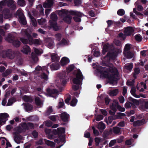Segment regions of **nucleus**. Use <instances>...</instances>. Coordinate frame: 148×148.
Segmentation results:
<instances>
[{"label":"nucleus","instance_id":"nucleus-13","mask_svg":"<svg viewBox=\"0 0 148 148\" xmlns=\"http://www.w3.org/2000/svg\"><path fill=\"white\" fill-rule=\"evenodd\" d=\"M16 13L18 15L19 18V22L23 25H26L27 23L26 21L24 15L22 12L21 10H18L16 12Z\"/></svg>","mask_w":148,"mask_h":148},{"label":"nucleus","instance_id":"nucleus-49","mask_svg":"<svg viewBox=\"0 0 148 148\" xmlns=\"http://www.w3.org/2000/svg\"><path fill=\"white\" fill-rule=\"evenodd\" d=\"M38 22L40 25H42L45 24L46 22L45 19L41 18V19L38 20Z\"/></svg>","mask_w":148,"mask_h":148},{"label":"nucleus","instance_id":"nucleus-60","mask_svg":"<svg viewBox=\"0 0 148 148\" xmlns=\"http://www.w3.org/2000/svg\"><path fill=\"white\" fill-rule=\"evenodd\" d=\"M116 143V140L115 139L112 140L109 144V147H111L114 144Z\"/></svg>","mask_w":148,"mask_h":148},{"label":"nucleus","instance_id":"nucleus-36","mask_svg":"<svg viewBox=\"0 0 148 148\" xmlns=\"http://www.w3.org/2000/svg\"><path fill=\"white\" fill-rule=\"evenodd\" d=\"M24 101L26 102L32 103L33 101L32 98L29 96L25 95L23 97Z\"/></svg>","mask_w":148,"mask_h":148},{"label":"nucleus","instance_id":"nucleus-62","mask_svg":"<svg viewBox=\"0 0 148 148\" xmlns=\"http://www.w3.org/2000/svg\"><path fill=\"white\" fill-rule=\"evenodd\" d=\"M92 129L93 130L94 134L96 136H98L99 134V131L97 130H96L94 126L92 127Z\"/></svg>","mask_w":148,"mask_h":148},{"label":"nucleus","instance_id":"nucleus-53","mask_svg":"<svg viewBox=\"0 0 148 148\" xmlns=\"http://www.w3.org/2000/svg\"><path fill=\"white\" fill-rule=\"evenodd\" d=\"M130 45L129 44H127L125 45L124 48V51L123 52H127L130 51L131 47L130 46Z\"/></svg>","mask_w":148,"mask_h":148},{"label":"nucleus","instance_id":"nucleus-59","mask_svg":"<svg viewBox=\"0 0 148 148\" xmlns=\"http://www.w3.org/2000/svg\"><path fill=\"white\" fill-rule=\"evenodd\" d=\"M60 82H62V83H66L69 80V79H67L66 77H64L63 78L60 79Z\"/></svg>","mask_w":148,"mask_h":148},{"label":"nucleus","instance_id":"nucleus-25","mask_svg":"<svg viewBox=\"0 0 148 148\" xmlns=\"http://www.w3.org/2000/svg\"><path fill=\"white\" fill-rule=\"evenodd\" d=\"M53 3V0H48L47 2L44 3L43 7L45 8H50Z\"/></svg>","mask_w":148,"mask_h":148},{"label":"nucleus","instance_id":"nucleus-51","mask_svg":"<svg viewBox=\"0 0 148 148\" xmlns=\"http://www.w3.org/2000/svg\"><path fill=\"white\" fill-rule=\"evenodd\" d=\"M45 143L48 145L50 146L51 147H54L55 145V144L54 142L49 140L46 141Z\"/></svg>","mask_w":148,"mask_h":148},{"label":"nucleus","instance_id":"nucleus-35","mask_svg":"<svg viewBox=\"0 0 148 148\" xmlns=\"http://www.w3.org/2000/svg\"><path fill=\"white\" fill-rule=\"evenodd\" d=\"M133 64L132 63H130L126 64L125 65V68L128 70L129 71H131L133 68Z\"/></svg>","mask_w":148,"mask_h":148},{"label":"nucleus","instance_id":"nucleus-7","mask_svg":"<svg viewBox=\"0 0 148 148\" xmlns=\"http://www.w3.org/2000/svg\"><path fill=\"white\" fill-rule=\"evenodd\" d=\"M14 36L11 34H9L7 36L5 37V38L6 40L9 42L12 43L14 47H19L20 45L21 42L17 40H14Z\"/></svg>","mask_w":148,"mask_h":148},{"label":"nucleus","instance_id":"nucleus-54","mask_svg":"<svg viewBox=\"0 0 148 148\" xmlns=\"http://www.w3.org/2000/svg\"><path fill=\"white\" fill-rule=\"evenodd\" d=\"M66 84H57V86L59 90L60 91L62 90L64 88V86H65Z\"/></svg>","mask_w":148,"mask_h":148},{"label":"nucleus","instance_id":"nucleus-33","mask_svg":"<svg viewBox=\"0 0 148 148\" xmlns=\"http://www.w3.org/2000/svg\"><path fill=\"white\" fill-rule=\"evenodd\" d=\"M3 15L5 18H9L11 16V14L9 13V10L8 9L3 11Z\"/></svg>","mask_w":148,"mask_h":148},{"label":"nucleus","instance_id":"nucleus-48","mask_svg":"<svg viewBox=\"0 0 148 148\" xmlns=\"http://www.w3.org/2000/svg\"><path fill=\"white\" fill-rule=\"evenodd\" d=\"M37 9L40 12L41 14H44V9L41 5H38L36 7Z\"/></svg>","mask_w":148,"mask_h":148},{"label":"nucleus","instance_id":"nucleus-18","mask_svg":"<svg viewBox=\"0 0 148 148\" xmlns=\"http://www.w3.org/2000/svg\"><path fill=\"white\" fill-rule=\"evenodd\" d=\"M128 85H130L132 86V87L131 88L130 92L131 94L134 97L136 98H139L140 97V96L137 95L136 94V88L135 87H133V86L134 85V84H127Z\"/></svg>","mask_w":148,"mask_h":148},{"label":"nucleus","instance_id":"nucleus-42","mask_svg":"<svg viewBox=\"0 0 148 148\" xmlns=\"http://www.w3.org/2000/svg\"><path fill=\"white\" fill-rule=\"evenodd\" d=\"M135 38L136 40L138 42H140L143 39L142 36L139 34L135 36Z\"/></svg>","mask_w":148,"mask_h":148},{"label":"nucleus","instance_id":"nucleus-9","mask_svg":"<svg viewBox=\"0 0 148 148\" xmlns=\"http://www.w3.org/2000/svg\"><path fill=\"white\" fill-rule=\"evenodd\" d=\"M69 13L70 15L75 16L73 18L76 22H79L81 21L80 18L82 16V14L80 12L76 11L71 10L69 12Z\"/></svg>","mask_w":148,"mask_h":148},{"label":"nucleus","instance_id":"nucleus-11","mask_svg":"<svg viewBox=\"0 0 148 148\" xmlns=\"http://www.w3.org/2000/svg\"><path fill=\"white\" fill-rule=\"evenodd\" d=\"M143 98L140 99V104L139 106V108L141 110L148 109V101H146Z\"/></svg>","mask_w":148,"mask_h":148},{"label":"nucleus","instance_id":"nucleus-14","mask_svg":"<svg viewBox=\"0 0 148 148\" xmlns=\"http://www.w3.org/2000/svg\"><path fill=\"white\" fill-rule=\"evenodd\" d=\"M65 128L64 127H59L57 129L53 130L52 132L55 135H57L58 136L62 135L65 132Z\"/></svg>","mask_w":148,"mask_h":148},{"label":"nucleus","instance_id":"nucleus-10","mask_svg":"<svg viewBox=\"0 0 148 148\" xmlns=\"http://www.w3.org/2000/svg\"><path fill=\"white\" fill-rule=\"evenodd\" d=\"M77 72L76 78L73 79V82L74 83H81L83 78V76L80 70L78 69Z\"/></svg>","mask_w":148,"mask_h":148},{"label":"nucleus","instance_id":"nucleus-56","mask_svg":"<svg viewBox=\"0 0 148 148\" xmlns=\"http://www.w3.org/2000/svg\"><path fill=\"white\" fill-rule=\"evenodd\" d=\"M40 76L41 78L44 80H47L48 79V76L45 73H42Z\"/></svg>","mask_w":148,"mask_h":148},{"label":"nucleus","instance_id":"nucleus-6","mask_svg":"<svg viewBox=\"0 0 148 148\" xmlns=\"http://www.w3.org/2000/svg\"><path fill=\"white\" fill-rule=\"evenodd\" d=\"M51 18L53 22L51 21H49L50 22V27H49V29L53 28L55 31H57L59 29V27L58 26L56 23L55 22L57 19V16L54 13H52L51 15Z\"/></svg>","mask_w":148,"mask_h":148},{"label":"nucleus","instance_id":"nucleus-8","mask_svg":"<svg viewBox=\"0 0 148 148\" xmlns=\"http://www.w3.org/2000/svg\"><path fill=\"white\" fill-rule=\"evenodd\" d=\"M0 55L3 58L8 57L11 59H13L15 57V52L11 49H8L6 51H3L0 54Z\"/></svg>","mask_w":148,"mask_h":148},{"label":"nucleus","instance_id":"nucleus-16","mask_svg":"<svg viewBox=\"0 0 148 148\" xmlns=\"http://www.w3.org/2000/svg\"><path fill=\"white\" fill-rule=\"evenodd\" d=\"M47 91L49 96L52 97H54V95H57L58 93V91L56 89H47Z\"/></svg>","mask_w":148,"mask_h":148},{"label":"nucleus","instance_id":"nucleus-26","mask_svg":"<svg viewBox=\"0 0 148 148\" xmlns=\"http://www.w3.org/2000/svg\"><path fill=\"white\" fill-rule=\"evenodd\" d=\"M134 70V72L132 73L133 76L134 78L136 79L138 75L140 73V69L139 67H135Z\"/></svg>","mask_w":148,"mask_h":148},{"label":"nucleus","instance_id":"nucleus-55","mask_svg":"<svg viewBox=\"0 0 148 148\" xmlns=\"http://www.w3.org/2000/svg\"><path fill=\"white\" fill-rule=\"evenodd\" d=\"M18 3L21 6H24L26 4L24 0H18Z\"/></svg>","mask_w":148,"mask_h":148},{"label":"nucleus","instance_id":"nucleus-64","mask_svg":"<svg viewBox=\"0 0 148 148\" xmlns=\"http://www.w3.org/2000/svg\"><path fill=\"white\" fill-rule=\"evenodd\" d=\"M32 134L34 138H37L38 137V133L35 130H34L32 132Z\"/></svg>","mask_w":148,"mask_h":148},{"label":"nucleus","instance_id":"nucleus-22","mask_svg":"<svg viewBox=\"0 0 148 148\" xmlns=\"http://www.w3.org/2000/svg\"><path fill=\"white\" fill-rule=\"evenodd\" d=\"M145 122V120L144 119L136 121L133 122V125L134 127L140 126L143 125Z\"/></svg>","mask_w":148,"mask_h":148},{"label":"nucleus","instance_id":"nucleus-57","mask_svg":"<svg viewBox=\"0 0 148 148\" xmlns=\"http://www.w3.org/2000/svg\"><path fill=\"white\" fill-rule=\"evenodd\" d=\"M6 0H3L0 2V11L2 10L3 6L6 5L5 3V1H6Z\"/></svg>","mask_w":148,"mask_h":148},{"label":"nucleus","instance_id":"nucleus-31","mask_svg":"<svg viewBox=\"0 0 148 148\" xmlns=\"http://www.w3.org/2000/svg\"><path fill=\"white\" fill-rule=\"evenodd\" d=\"M25 108L27 111L29 112L33 110V107L31 104L27 103L25 105Z\"/></svg>","mask_w":148,"mask_h":148},{"label":"nucleus","instance_id":"nucleus-2","mask_svg":"<svg viewBox=\"0 0 148 148\" xmlns=\"http://www.w3.org/2000/svg\"><path fill=\"white\" fill-rule=\"evenodd\" d=\"M31 32L29 29H23L21 30V34L23 36H26L28 39H26L23 38H21L20 40L24 44H29L30 45L33 44L35 45H40L42 43V41L40 39H35L34 40L30 35Z\"/></svg>","mask_w":148,"mask_h":148},{"label":"nucleus","instance_id":"nucleus-3","mask_svg":"<svg viewBox=\"0 0 148 148\" xmlns=\"http://www.w3.org/2000/svg\"><path fill=\"white\" fill-rule=\"evenodd\" d=\"M21 126H18L16 127V131L18 133L25 132L26 130L30 129H34V124L31 122L27 123L24 122L20 124Z\"/></svg>","mask_w":148,"mask_h":148},{"label":"nucleus","instance_id":"nucleus-1","mask_svg":"<svg viewBox=\"0 0 148 148\" xmlns=\"http://www.w3.org/2000/svg\"><path fill=\"white\" fill-rule=\"evenodd\" d=\"M97 70L99 73L100 78L108 79L110 83L116 82L118 80V71L115 67H111L108 71L106 68L99 66Z\"/></svg>","mask_w":148,"mask_h":148},{"label":"nucleus","instance_id":"nucleus-40","mask_svg":"<svg viewBox=\"0 0 148 148\" xmlns=\"http://www.w3.org/2000/svg\"><path fill=\"white\" fill-rule=\"evenodd\" d=\"M77 102V100L76 99V98L74 97L71 100L70 105L72 106H76Z\"/></svg>","mask_w":148,"mask_h":148},{"label":"nucleus","instance_id":"nucleus-19","mask_svg":"<svg viewBox=\"0 0 148 148\" xmlns=\"http://www.w3.org/2000/svg\"><path fill=\"white\" fill-rule=\"evenodd\" d=\"M116 57V56H114L113 54L110 53L109 52L107 55L104 58L103 60L104 62H108L110 59H114Z\"/></svg>","mask_w":148,"mask_h":148},{"label":"nucleus","instance_id":"nucleus-38","mask_svg":"<svg viewBox=\"0 0 148 148\" xmlns=\"http://www.w3.org/2000/svg\"><path fill=\"white\" fill-rule=\"evenodd\" d=\"M5 3L8 6H12L13 7H15V5L13 3L14 1L12 0H7L6 1H5Z\"/></svg>","mask_w":148,"mask_h":148},{"label":"nucleus","instance_id":"nucleus-45","mask_svg":"<svg viewBox=\"0 0 148 148\" xmlns=\"http://www.w3.org/2000/svg\"><path fill=\"white\" fill-rule=\"evenodd\" d=\"M118 92L117 89H115L111 91L109 93V95L111 96H114L117 95Z\"/></svg>","mask_w":148,"mask_h":148},{"label":"nucleus","instance_id":"nucleus-58","mask_svg":"<svg viewBox=\"0 0 148 148\" xmlns=\"http://www.w3.org/2000/svg\"><path fill=\"white\" fill-rule=\"evenodd\" d=\"M45 125L47 127H51L52 125V123L49 120L45 121Z\"/></svg>","mask_w":148,"mask_h":148},{"label":"nucleus","instance_id":"nucleus-63","mask_svg":"<svg viewBox=\"0 0 148 148\" xmlns=\"http://www.w3.org/2000/svg\"><path fill=\"white\" fill-rule=\"evenodd\" d=\"M74 68V66L73 65H71L69 66L66 69L67 72H70L73 70Z\"/></svg>","mask_w":148,"mask_h":148},{"label":"nucleus","instance_id":"nucleus-28","mask_svg":"<svg viewBox=\"0 0 148 148\" xmlns=\"http://www.w3.org/2000/svg\"><path fill=\"white\" fill-rule=\"evenodd\" d=\"M60 68V65L57 63L52 64L50 66V68L52 71L58 70Z\"/></svg>","mask_w":148,"mask_h":148},{"label":"nucleus","instance_id":"nucleus-43","mask_svg":"<svg viewBox=\"0 0 148 148\" xmlns=\"http://www.w3.org/2000/svg\"><path fill=\"white\" fill-rule=\"evenodd\" d=\"M31 58L34 62H36L38 60L36 54L33 52H32L31 53Z\"/></svg>","mask_w":148,"mask_h":148},{"label":"nucleus","instance_id":"nucleus-5","mask_svg":"<svg viewBox=\"0 0 148 148\" xmlns=\"http://www.w3.org/2000/svg\"><path fill=\"white\" fill-rule=\"evenodd\" d=\"M110 108L111 110H109V113L111 116L115 115L114 114L117 109L120 111V106L119 105L118 101L116 100H114L111 104Z\"/></svg>","mask_w":148,"mask_h":148},{"label":"nucleus","instance_id":"nucleus-29","mask_svg":"<svg viewBox=\"0 0 148 148\" xmlns=\"http://www.w3.org/2000/svg\"><path fill=\"white\" fill-rule=\"evenodd\" d=\"M52 62H57L59 60L57 54L56 53H51L50 54Z\"/></svg>","mask_w":148,"mask_h":148},{"label":"nucleus","instance_id":"nucleus-12","mask_svg":"<svg viewBox=\"0 0 148 148\" xmlns=\"http://www.w3.org/2000/svg\"><path fill=\"white\" fill-rule=\"evenodd\" d=\"M60 117V120L64 122L68 123L69 120L70 118L69 115L66 112H64L59 115Z\"/></svg>","mask_w":148,"mask_h":148},{"label":"nucleus","instance_id":"nucleus-30","mask_svg":"<svg viewBox=\"0 0 148 148\" xmlns=\"http://www.w3.org/2000/svg\"><path fill=\"white\" fill-rule=\"evenodd\" d=\"M35 71H46L47 73H49V71L47 70V66H44L41 67L40 66H37L35 69Z\"/></svg>","mask_w":148,"mask_h":148},{"label":"nucleus","instance_id":"nucleus-47","mask_svg":"<svg viewBox=\"0 0 148 148\" xmlns=\"http://www.w3.org/2000/svg\"><path fill=\"white\" fill-rule=\"evenodd\" d=\"M12 72V70L10 69H7L5 72L2 74V75L3 77H6L10 74Z\"/></svg>","mask_w":148,"mask_h":148},{"label":"nucleus","instance_id":"nucleus-24","mask_svg":"<svg viewBox=\"0 0 148 148\" xmlns=\"http://www.w3.org/2000/svg\"><path fill=\"white\" fill-rule=\"evenodd\" d=\"M124 56L127 59L132 58L133 57L134 54L133 52L130 51L127 52H123Z\"/></svg>","mask_w":148,"mask_h":148},{"label":"nucleus","instance_id":"nucleus-20","mask_svg":"<svg viewBox=\"0 0 148 148\" xmlns=\"http://www.w3.org/2000/svg\"><path fill=\"white\" fill-rule=\"evenodd\" d=\"M20 133L16 132L15 133L14 137V140L17 144H19L21 143V140L22 138V136L20 135Z\"/></svg>","mask_w":148,"mask_h":148},{"label":"nucleus","instance_id":"nucleus-44","mask_svg":"<svg viewBox=\"0 0 148 148\" xmlns=\"http://www.w3.org/2000/svg\"><path fill=\"white\" fill-rule=\"evenodd\" d=\"M112 132L115 134H117L120 132V128L117 127H115L112 129Z\"/></svg>","mask_w":148,"mask_h":148},{"label":"nucleus","instance_id":"nucleus-52","mask_svg":"<svg viewBox=\"0 0 148 148\" xmlns=\"http://www.w3.org/2000/svg\"><path fill=\"white\" fill-rule=\"evenodd\" d=\"M53 111L52 109V107L51 106H49L47 109V110L46 112V114L47 115H49Z\"/></svg>","mask_w":148,"mask_h":148},{"label":"nucleus","instance_id":"nucleus-50","mask_svg":"<svg viewBox=\"0 0 148 148\" xmlns=\"http://www.w3.org/2000/svg\"><path fill=\"white\" fill-rule=\"evenodd\" d=\"M31 20V23L34 27H36L37 25V23L36 19L33 17H30Z\"/></svg>","mask_w":148,"mask_h":148},{"label":"nucleus","instance_id":"nucleus-15","mask_svg":"<svg viewBox=\"0 0 148 148\" xmlns=\"http://www.w3.org/2000/svg\"><path fill=\"white\" fill-rule=\"evenodd\" d=\"M118 116L116 115L110 116H109L108 119H106V122L108 125L110 124L112 122L113 120H114L116 119L120 118V112L118 113Z\"/></svg>","mask_w":148,"mask_h":148},{"label":"nucleus","instance_id":"nucleus-37","mask_svg":"<svg viewBox=\"0 0 148 148\" xmlns=\"http://www.w3.org/2000/svg\"><path fill=\"white\" fill-rule=\"evenodd\" d=\"M72 18V16L70 14H68L66 16L63 18L64 21L68 23H70L71 22Z\"/></svg>","mask_w":148,"mask_h":148},{"label":"nucleus","instance_id":"nucleus-17","mask_svg":"<svg viewBox=\"0 0 148 148\" xmlns=\"http://www.w3.org/2000/svg\"><path fill=\"white\" fill-rule=\"evenodd\" d=\"M124 33L126 35L130 36L134 32L133 27H128L124 28Z\"/></svg>","mask_w":148,"mask_h":148},{"label":"nucleus","instance_id":"nucleus-21","mask_svg":"<svg viewBox=\"0 0 148 148\" xmlns=\"http://www.w3.org/2000/svg\"><path fill=\"white\" fill-rule=\"evenodd\" d=\"M70 60L69 59L66 57H63L60 61V64L62 66H64L69 63Z\"/></svg>","mask_w":148,"mask_h":148},{"label":"nucleus","instance_id":"nucleus-39","mask_svg":"<svg viewBox=\"0 0 148 148\" xmlns=\"http://www.w3.org/2000/svg\"><path fill=\"white\" fill-rule=\"evenodd\" d=\"M16 101V99L14 97H12L9 99L8 103H7V106H10L11 105L14 103Z\"/></svg>","mask_w":148,"mask_h":148},{"label":"nucleus","instance_id":"nucleus-27","mask_svg":"<svg viewBox=\"0 0 148 148\" xmlns=\"http://www.w3.org/2000/svg\"><path fill=\"white\" fill-rule=\"evenodd\" d=\"M128 99L130 101L132 102V103L135 104L136 106H138L140 104V99L138 100L137 99H134L131 97H129Z\"/></svg>","mask_w":148,"mask_h":148},{"label":"nucleus","instance_id":"nucleus-46","mask_svg":"<svg viewBox=\"0 0 148 148\" xmlns=\"http://www.w3.org/2000/svg\"><path fill=\"white\" fill-rule=\"evenodd\" d=\"M33 49L34 51L37 55H40L43 53V51L41 49H38L36 48H34Z\"/></svg>","mask_w":148,"mask_h":148},{"label":"nucleus","instance_id":"nucleus-4","mask_svg":"<svg viewBox=\"0 0 148 148\" xmlns=\"http://www.w3.org/2000/svg\"><path fill=\"white\" fill-rule=\"evenodd\" d=\"M82 84H72L71 86L72 90L70 91V94L72 95L75 96L77 98L78 97L80 93Z\"/></svg>","mask_w":148,"mask_h":148},{"label":"nucleus","instance_id":"nucleus-34","mask_svg":"<svg viewBox=\"0 0 148 148\" xmlns=\"http://www.w3.org/2000/svg\"><path fill=\"white\" fill-rule=\"evenodd\" d=\"M110 47L108 45H104L102 53L105 54L106 52L110 51Z\"/></svg>","mask_w":148,"mask_h":148},{"label":"nucleus","instance_id":"nucleus-61","mask_svg":"<svg viewBox=\"0 0 148 148\" xmlns=\"http://www.w3.org/2000/svg\"><path fill=\"white\" fill-rule=\"evenodd\" d=\"M64 105V103L63 102V99H62V101H60L58 105V108L59 109L61 108H62L63 107Z\"/></svg>","mask_w":148,"mask_h":148},{"label":"nucleus","instance_id":"nucleus-41","mask_svg":"<svg viewBox=\"0 0 148 148\" xmlns=\"http://www.w3.org/2000/svg\"><path fill=\"white\" fill-rule=\"evenodd\" d=\"M35 101L37 106H40L41 105V101L40 98L39 97H36L35 98Z\"/></svg>","mask_w":148,"mask_h":148},{"label":"nucleus","instance_id":"nucleus-32","mask_svg":"<svg viewBox=\"0 0 148 148\" xmlns=\"http://www.w3.org/2000/svg\"><path fill=\"white\" fill-rule=\"evenodd\" d=\"M45 41L47 43L48 47L51 48L53 46V42L51 39L48 38L45 40Z\"/></svg>","mask_w":148,"mask_h":148},{"label":"nucleus","instance_id":"nucleus-23","mask_svg":"<svg viewBox=\"0 0 148 148\" xmlns=\"http://www.w3.org/2000/svg\"><path fill=\"white\" fill-rule=\"evenodd\" d=\"M21 51L24 53L27 54L31 51V49L27 45H25L23 47Z\"/></svg>","mask_w":148,"mask_h":148}]
</instances>
